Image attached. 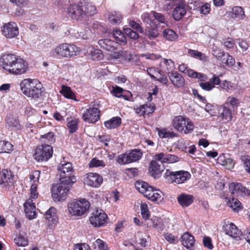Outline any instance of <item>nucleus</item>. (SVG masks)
Listing matches in <instances>:
<instances>
[{
	"instance_id": "a211bd4d",
	"label": "nucleus",
	"mask_w": 250,
	"mask_h": 250,
	"mask_svg": "<svg viewBox=\"0 0 250 250\" xmlns=\"http://www.w3.org/2000/svg\"><path fill=\"white\" fill-rule=\"evenodd\" d=\"M24 211L26 216L29 219L35 218L36 215V208L31 198L27 199L24 204Z\"/></svg>"
},
{
	"instance_id": "ea45409f",
	"label": "nucleus",
	"mask_w": 250,
	"mask_h": 250,
	"mask_svg": "<svg viewBox=\"0 0 250 250\" xmlns=\"http://www.w3.org/2000/svg\"><path fill=\"white\" fill-rule=\"evenodd\" d=\"M147 108H150L147 104H143L140 106V107L136 108V113L140 116H143L145 113L149 114L153 112V108L152 107L150 110H147Z\"/></svg>"
},
{
	"instance_id": "603ef678",
	"label": "nucleus",
	"mask_w": 250,
	"mask_h": 250,
	"mask_svg": "<svg viewBox=\"0 0 250 250\" xmlns=\"http://www.w3.org/2000/svg\"><path fill=\"white\" fill-rule=\"evenodd\" d=\"M90 167H104L105 166V163L102 160H99L96 158H93L89 163Z\"/></svg>"
},
{
	"instance_id": "49530a36",
	"label": "nucleus",
	"mask_w": 250,
	"mask_h": 250,
	"mask_svg": "<svg viewBox=\"0 0 250 250\" xmlns=\"http://www.w3.org/2000/svg\"><path fill=\"white\" fill-rule=\"evenodd\" d=\"M135 186L139 191L143 194H144L145 191L150 187L147 183L144 181L137 182Z\"/></svg>"
},
{
	"instance_id": "7c9ffc66",
	"label": "nucleus",
	"mask_w": 250,
	"mask_h": 250,
	"mask_svg": "<svg viewBox=\"0 0 250 250\" xmlns=\"http://www.w3.org/2000/svg\"><path fill=\"white\" fill-rule=\"evenodd\" d=\"M156 161L157 160L155 159L154 160L151 161L150 167V168L151 169V170H150L149 173L151 176L154 178H156L161 172V166Z\"/></svg>"
},
{
	"instance_id": "c756f323",
	"label": "nucleus",
	"mask_w": 250,
	"mask_h": 250,
	"mask_svg": "<svg viewBox=\"0 0 250 250\" xmlns=\"http://www.w3.org/2000/svg\"><path fill=\"white\" fill-rule=\"evenodd\" d=\"M164 38L167 41L173 42L177 40L178 35L172 29H166L163 31Z\"/></svg>"
},
{
	"instance_id": "f704fd0d",
	"label": "nucleus",
	"mask_w": 250,
	"mask_h": 250,
	"mask_svg": "<svg viewBox=\"0 0 250 250\" xmlns=\"http://www.w3.org/2000/svg\"><path fill=\"white\" fill-rule=\"evenodd\" d=\"M228 205L233 210L237 212L242 208L241 203L236 198H232L231 200L229 199L228 202Z\"/></svg>"
},
{
	"instance_id": "bf43d9fd",
	"label": "nucleus",
	"mask_w": 250,
	"mask_h": 250,
	"mask_svg": "<svg viewBox=\"0 0 250 250\" xmlns=\"http://www.w3.org/2000/svg\"><path fill=\"white\" fill-rule=\"evenodd\" d=\"M129 25L132 28L136 30L137 31L141 33H143V27L140 24L137 23L134 21H130L129 22Z\"/></svg>"
},
{
	"instance_id": "680f3d73",
	"label": "nucleus",
	"mask_w": 250,
	"mask_h": 250,
	"mask_svg": "<svg viewBox=\"0 0 250 250\" xmlns=\"http://www.w3.org/2000/svg\"><path fill=\"white\" fill-rule=\"evenodd\" d=\"M7 124L9 126L12 127H17L19 125L18 120L14 118H9L7 120Z\"/></svg>"
},
{
	"instance_id": "338daca9",
	"label": "nucleus",
	"mask_w": 250,
	"mask_h": 250,
	"mask_svg": "<svg viewBox=\"0 0 250 250\" xmlns=\"http://www.w3.org/2000/svg\"><path fill=\"white\" fill-rule=\"evenodd\" d=\"M121 57L125 61H129L131 59L132 55L127 51H122L121 52Z\"/></svg>"
},
{
	"instance_id": "6e6552de",
	"label": "nucleus",
	"mask_w": 250,
	"mask_h": 250,
	"mask_svg": "<svg viewBox=\"0 0 250 250\" xmlns=\"http://www.w3.org/2000/svg\"><path fill=\"white\" fill-rule=\"evenodd\" d=\"M14 175L10 170L2 169L0 174V186L7 190H11L14 188L16 182Z\"/></svg>"
},
{
	"instance_id": "09e8293b",
	"label": "nucleus",
	"mask_w": 250,
	"mask_h": 250,
	"mask_svg": "<svg viewBox=\"0 0 250 250\" xmlns=\"http://www.w3.org/2000/svg\"><path fill=\"white\" fill-rule=\"evenodd\" d=\"M239 104L238 100L234 97H229L228 98L225 104V106H227L230 108V106L233 108L234 106H237Z\"/></svg>"
},
{
	"instance_id": "a19ab883",
	"label": "nucleus",
	"mask_w": 250,
	"mask_h": 250,
	"mask_svg": "<svg viewBox=\"0 0 250 250\" xmlns=\"http://www.w3.org/2000/svg\"><path fill=\"white\" fill-rule=\"evenodd\" d=\"M146 34L149 39H151L156 38L158 36L159 33L157 28L153 27L152 25H151L146 27Z\"/></svg>"
},
{
	"instance_id": "c85d7f7f",
	"label": "nucleus",
	"mask_w": 250,
	"mask_h": 250,
	"mask_svg": "<svg viewBox=\"0 0 250 250\" xmlns=\"http://www.w3.org/2000/svg\"><path fill=\"white\" fill-rule=\"evenodd\" d=\"M113 36L118 43L125 44L127 41L124 34L119 29H115L113 31Z\"/></svg>"
},
{
	"instance_id": "473e14b6",
	"label": "nucleus",
	"mask_w": 250,
	"mask_h": 250,
	"mask_svg": "<svg viewBox=\"0 0 250 250\" xmlns=\"http://www.w3.org/2000/svg\"><path fill=\"white\" fill-rule=\"evenodd\" d=\"M245 16L244 11L240 6H235L232 9L231 17L232 18L243 19Z\"/></svg>"
},
{
	"instance_id": "393cba45",
	"label": "nucleus",
	"mask_w": 250,
	"mask_h": 250,
	"mask_svg": "<svg viewBox=\"0 0 250 250\" xmlns=\"http://www.w3.org/2000/svg\"><path fill=\"white\" fill-rule=\"evenodd\" d=\"M98 44L103 49L109 52H113L116 49V43L109 39H101L98 41Z\"/></svg>"
},
{
	"instance_id": "4c0bfd02",
	"label": "nucleus",
	"mask_w": 250,
	"mask_h": 250,
	"mask_svg": "<svg viewBox=\"0 0 250 250\" xmlns=\"http://www.w3.org/2000/svg\"><path fill=\"white\" fill-rule=\"evenodd\" d=\"M13 145L5 141H0V153H8L13 150Z\"/></svg>"
},
{
	"instance_id": "864d4df0",
	"label": "nucleus",
	"mask_w": 250,
	"mask_h": 250,
	"mask_svg": "<svg viewBox=\"0 0 250 250\" xmlns=\"http://www.w3.org/2000/svg\"><path fill=\"white\" fill-rule=\"evenodd\" d=\"M151 13L153 14L155 19L159 22L167 24L168 22L166 20L165 17L163 14L157 13L155 11H152Z\"/></svg>"
},
{
	"instance_id": "f03ea898",
	"label": "nucleus",
	"mask_w": 250,
	"mask_h": 250,
	"mask_svg": "<svg viewBox=\"0 0 250 250\" xmlns=\"http://www.w3.org/2000/svg\"><path fill=\"white\" fill-rule=\"evenodd\" d=\"M69 15L76 20H81L86 16H90L96 13V8L92 3L80 2L71 4L67 9Z\"/></svg>"
},
{
	"instance_id": "f3484780",
	"label": "nucleus",
	"mask_w": 250,
	"mask_h": 250,
	"mask_svg": "<svg viewBox=\"0 0 250 250\" xmlns=\"http://www.w3.org/2000/svg\"><path fill=\"white\" fill-rule=\"evenodd\" d=\"M58 170L60 174V180L62 178L75 177L74 176L69 175L73 170L72 164L70 163L60 164L58 167Z\"/></svg>"
},
{
	"instance_id": "052dcab7",
	"label": "nucleus",
	"mask_w": 250,
	"mask_h": 250,
	"mask_svg": "<svg viewBox=\"0 0 250 250\" xmlns=\"http://www.w3.org/2000/svg\"><path fill=\"white\" fill-rule=\"evenodd\" d=\"M199 11L201 14L207 15L210 11V4L208 3H205L200 7Z\"/></svg>"
},
{
	"instance_id": "aec40b11",
	"label": "nucleus",
	"mask_w": 250,
	"mask_h": 250,
	"mask_svg": "<svg viewBox=\"0 0 250 250\" xmlns=\"http://www.w3.org/2000/svg\"><path fill=\"white\" fill-rule=\"evenodd\" d=\"M225 231L226 234L233 239L236 240L240 239L242 232L233 224L230 223L227 225L225 227Z\"/></svg>"
},
{
	"instance_id": "de8ad7c7",
	"label": "nucleus",
	"mask_w": 250,
	"mask_h": 250,
	"mask_svg": "<svg viewBox=\"0 0 250 250\" xmlns=\"http://www.w3.org/2000/svg\"><path fill=\"white\" fill-rule=\"evenodd\" d=\"M42 141L44 143L51 144L54 142V135L51 132L42 135L41 137Z\"/></svg>"
},
{
	"instance_id": "c03bdc74",
	"label": "nucleus",
	"mask_w": 250,
	"mask_h": 250,
	"mask_svg": "<svg viewBox=\"0 0 250 250\" xmlns=\"http://www.w3.org/2000/svg\"><path fill=\"white\" fill-rule=\"evenodd\" d=\"M91 57L93 60H100L103 58V54L101 50L92 48L90 51Z\"/></svg>"
},
{
	"instance_id": "3c124183",
	"label": "nucleus",
	"mask_w": 250,
	"mask_h": 250,
	"mask_svg": "<svg viewBox=\"0 0 250 250\" xmlns=\"http://www.w3.org/2000/svg\"><path fill=\"white\" fill-rule=\"evenodd\" d=\"M125 34L130 38L136 40L139 38V35L138 33L132 30L131 28H126L124 29Z\"/></svg>"
},
{
	"instance_id": "423d86ee",
	"label": "nucleus",
	"mask_w": 250,
	"mask_h": 250,
	"mask_svg": "<svg viewBox=\"0 0 250 250\" xmlns=\"http://www.w3.org/2000/svg\"><path fill=\"white\" fill-rule=\"evenodd\" d=\"M78 51V48L75 45L64 43L56 46L51 53L56 57H71L76 55Z\"/></svg>"
},
{
	"instance_id": "2f4dec72",
	"label": "nucleus",
	"mask_w": 250,
	"mask_h": 250,
	"mask_svg": "<svg viewBox=\"0 0 250 250\" xmlns=\"http://www.w3.org/2000/svg\"><path fill=\"white\" fill-rule=\"evenodd\" d=\"M121 123V119L120 117H115L109 121L104 122L105 126L108 129L115 128L118 127Z\"/></svg>"
},
{
	"instance_id": "412c9836",
	"label": "nucleus",
	"mask_w": 250,
	"mask_h": 250,
	"mask_svg": "<svg viewBox=\"0 0 250 250\" xmlns=\"http://www.w3.org/2000/svg\"><path fill=\"white\" fill-rule=\"evenodd\" d=\"M229 190L232 194L244 193L250 196V190L242 186L240 183H232L229 186Z\"/></svg>"
},
{
	"instance_id": "69168bd1",
	"label": "nucleus",
	"mask_w": 250,
	"mask_h": 250,
	"mask_svg": "<svg viewBox=\"0 0 250 250\" xmlns=\"http://www.w3.org/2000/svg\"><path fill=\"white\" fill-rule=\"evenodd\" d=\"M220 86L222 89H225L227 91H229L232 88L230 83L227 81H224L221 83Z\"/></svg>"
},
{
	"instance_id": "0eeeda50",
	"label": "nucleus",
	"mask_w": 250,
	"mask_h": 250,
	"mask_svg": "<svg viewBox=\"0 0 250 250\" xmlns=\"http://www.w3.org/2000/svg\"><path fill=\"white\" fill-rule=\"evenodd\" d=\"M172 125L178 131L186 134L191 132L194 129V125L190 120L182 116L175 117L173 120Z\"/></svg>"
},
{
	"instance_id": "a18cd8bd",
	"label": "nucleus",
	"mask_w": 250,
	"mask_h": 250,
	"mask_svg": "<svg viewBox=\"0 0 250 250\" xmlns=\"http://www.w3.org/2000/svg\"><path fill=\"white\" fill-rule=\"evenodd\" d=\"M162 195L163 194L161 191L159 189H155L150 200L153 202L159 203L163 199Z\"/></svg>"
},
{
	"instance_id": "b1692460",
	"label": "nucleus",
	"mask_w": 250,
	"mask_h": 250,
	"mask_svg": "<svg viewBox=\"0 0 250 250\" xmlns=\"http://www.w3.org/2000/svg\"><path fill=\"white\" fill-rule=\"evenodd\" d=\"M186 5L180 3L177 5L172 12V17L176 21L181 19L187 12Z\"/></svg>"
},
{
	"instance_id": "9d476101",
	"label": "nucleus",
	"mask_w": 250,
	"mask_h": 250,
	"mask_svg": "<svg viewBox=\"0 0 250 250\" xmlns=\"http://www.w3.org/2000/svg\"><path fill=\"white\" fill-rule=\"evenodd\" d=\"M53 148L49 145H42L38 146L34 154V158L38 161L48 160L52 155Z\"/></svg>"
},
{
	"instance_id": "c9c22d12",
	"label": "nucleus",
	"mask_w": 250,
	"mask_h": 250,
	"mask_svg": "<svg viewBox=\"0 0 250 250\" xmlns=\"http://www.w3.org/2000/svg\"><path fill=\"white\" fill-rule=\"evenodd\" d=\"M108 19L112 24H119L122 22V16L120 13L114 12L109 14Z\"/></svg>"
},
{
	"instance_id": "13d9d810",
	"label": "nucleus",
	"mask_w": 250,
	"mask_h": 250,
	"mask_svg": "<svg viewBox=\"0 0 250 250\" xmlns=\"http://www.w3.org/2000/svg\"><path fill=\"white\" fill-rule=\"evenodd\" d=\"M78 122L76 120H72L67 123V127L70 133L75 132L77 129Z\"/></svg>"
},
{
	"instance_id": "dca6fc26",
	"label": "nucleus",
	"mask_w": 250,
	"mask_h": 250,
	"mask_svg": "<svg viewBox=\"0 0 250 250\" xmlns=\"http://www.w3.org/2000/svg\"><path fill=\"white\" fill-rule=\"evenodd\" d=\"M45 218L47 220V225L53 229L58 223L56 210L54 207H51L45 212Z\"/></svg>"
},
{
	"instance_id": "20e7f679",
	"label": "nucleus",
	"mask_w": 250,
	"mask_h": 250,
	"mask_svg": "<svg viewBox=\"0 0 250 250\" xmlns=\"http://www.w3.org/2000/svg\"><path fill=\"white\" fill-rule=\"evenodd\" d=\"M61 182L53 186L52 196L56 200L61 201L64 200L69 190L70 186L76 182L75 177L62 178Z\"/></svg>"
},
{
	"instance_id": "f8f14e48",
	"label": "nucleus",
	"mask_w": 250,
	"mask_h": 250,
	"mask_svg": "<svg viewBox=\"0 0 250 250\" xmlns=\"http://www.w3.org/2000/svg\"><path fill=\"white\" fill-rule=\"evenodd\" d=\"M165 174L167 176L171 177L172 182H175L178 184L183 183L190 177V173L185 171L173 172L167 169Z\"/></svg>"
},
{
	"instance_id": "9b49d317",
	"label": "nucleus",
	"mask_w": 250,
	"mask_h": 250,
	"mask_svg": "<svg viewBox=\"0 0 250 250\" xmlns=\"http://www.w3.org/2000/svg\"><path fill=\"white\" fill-rule=\"evenodd\" d=\"M83 119L89 123H95L100 119V110L98 107L89 106L83 113Z\"/></svg>"
},
{
	"instance_id": "6e6d98bb",
	"label": "nucleus",
	"mask_w": 250,
	"mask_h": 250,
	"mask_svg": "<svg viewBox=\"0 0 250 250\" xmlns=\"http://www.w3.org/2000/svg\"><path fill=\"white\" fill-rule=\"evenodd\" d=\"M141 19L144 23L149 26L152 25L153 20L151 19L150 16L148 13H144L142 15Z\"/></svg>"
},
{
	"instance_id": "4d7b16f0",
	"label": "nucleus",
	"mask_w": 250,
	"mask_h": 250,
	"mask_svg": "<svg viewBox=\"0 0 250 250\" xmlns=\"http://www.w3.org/2000/svg\"><path fill=\"white\" fill-rule=\"evenodd\" d=\"M212 54L214 56L216 59H217L218 61H220L221 59L225 56L226 54L224 51H222L221 49L217 50L215 49H213L212 50Z\"/></svg>"
},
{
	"instance_id": "5fc2aeb1",
	"label": "nucleus",
	"mask_w": 250,
	"mask_h": 250,
	"mask_svg": "<svg viewBox=\"0 0 250 250\" xmlns=\"http://www.w3.org/2000/svg\"><path fill=\"white\" fill-rule=\"evenodd\" d=\"M167 154V153L161 152L160 153L155 154L153 156V158L155 160L160 161L162 163H166Z\"/></svg>"
},
{
	"instance_id": "58836bf2",
	"label": "nucleus",
	"mask_w": 250,
	"mask_h": 250,
	"mask_svg": "<svg viewBox=\"0 0 250 250\" xmlns=\"http://www.w3.org/2000/svg\"><path fill=\"white\" fill-rule=\"evenodd\" d=\"M163 61L161 62V63L162 62L165 65L166 69L167 71V75L168 74L174 72V69L175 68V64L174 62L171 60L163 59Z\"/></svg>"
},
{
	"instance_id": "1a4fd4ad",
	"label": "nucleus",
	"mask_w": 250,
	"mask_h": 250,
	"mask_svg": "<svg viewBox=\"0 0 250 250\" xmlns=\"http://www.w3.org/2000/svg\"><path fill=\"white\" fill-rule=\"evenodd\" d=\"M143 153L139 149H133L128 153L118 156L117 162L121 165L129 164L139 160Z\"/></svg>"
},
{
	"instance_id": "8fccbe9b",
	"label": "nucleus",
	"mask_w": 250,
	"mask_h": 250,
	"mask_svg": "<svg viewBox=\"0 0 250 250\" xmlns=\"http://www.w3.org/2000/svg\"><path fill=\"white\" fill-rule=\"evenodd\" d=\"M141 212L142 217L145 220L148 218L150 216L149 211L148 209L147 205L144 203L142 204L141 206Z\"/></svg>"
},
{
	"instance_id": "37998d69",
	"label": "nucleus",
	"mask_w": 250,
	"mask_h": 250,
	"mask_svg": "<svg viewBox=\"0 0 250 250\" xmlns=\"http://www.w3.org/2000/svg\"><path fill=\"white\" fill-rule=\"evenodd\" d=\"M240 159L243 164L245 170L250 174V156L243 155L241 156Z\"/></svg>"
},
{
	"instance_id": "e2e57ef3",
	"label": "nucleus",
	"mask_w": 250,
	"mask_h": 250,
	"mask_svg": "<svg viewBox=\"0 0 250 250\" xmlns=\"http://www.w3.org/2000/svg\"><path fill=\"white\" fill-rule=\"evenodd\" d=\"M199 85L203 90L206 91H210L214 87V86L209 82H201Z\"/></svg>"
},
{
	"instance_id": "bb28decb",
	"label": "nucleus",
	"mask_w": 250,
	"mask_h": 250,
	"mask_svg": "<svg viewBox=\"0 0 250 250\" xmlns=\"http://www.w3.org/2000/svg\"><path fill=\"white\" fill-rule=\"evenodd\" d=\"M220 111H221V112L219 113L220 114V117L222 118L224 123H227L231 120L232 115L231 108H229L227 106L224 105L222 109H220Z\"/></svg>"
},
{
	"instance_id": "f257e3e1",
	"label": "nucleus",
	"mask_w": 250,
	"mask_h": 250,
	"mask_svg": "<svg viewBox=\"0 0 250 250\" xmlns=\"http://www.w3.org/2000/svg\"><path fill=\"white\" fill-rule=\"evenodd\" d=\"M0 66L14 75L24 74L28 69V63L24 60L11 54H4L0 58Z\"/></svg>"
},
{
	"instance_id": "72a5a7b5",
	"label": "nucleus",
	"mask_w": 250,
	"mask_h": 250,
	"mask_svg": "<svg viewBox=\"0 0 250 250\" xmlns=\"http://www.w3.org/2000/svg\"><path fill=\"white\" fill-rule=\"evenodd\" d=\"M15 244L19 247H25L28 245L27 238L21 234L17 236L14 239Z\"/></svg>"
},
{
	"instance_id": "2eb2a0df",
	"label": "nucleus",
	"mask_w": 250,
	"mask_h": 250,
	"mask_svg": "<svg viewBox=\"0 0 250 250\" xmlns=\"http://www.w3.org/2000/svg\"><path fill=\"white\" fill-rule=\"evenodd\" d=\"M85 183L91 187H99L103 183V178L99 174L96 173H89L84 178Z\"/></svg>"
},
{
	"instance_id": "39448f33",
	"label": "nucleus",
	"mask_w": 250,
	"mask_h": 250,
	"mask_svg": "<svg viewBox=\"0 0 250 250\" xmlns=\"http://www.w3.org/2000/svg\"><path fill=\"white\" fill-rule=\"evenodd\" d=\"M90 207L89 202L85 199L69 203L67 206L69 213L72 216H79L86 212Z\"/></svg>"
},
{
	"instance_id": "774afa93",
	"label": "nucleus",
	"mask_w": 250,
	"mask_h": 250,
	"mask_svg": "<svg viewBox=\"0 0 250 250\" xmlns=\"http://www.w3.org/2000/svg\"><path fill=\"white\" fill-rule=\"evenodd\" d=\"M74 250H91L89 246L85 244H77Z\"/></svg>"
},
{
	"instance_id": "0e129e2a",
	"label": "nucleus",
	"mask_w": 250,
	"mask_h": 250,
	"mask_svg": "<svg viewBox=\"0 0 250 250\" xmlns=\"http://www.w3.org/2000/svg\"><path fill=\"white\" fill-rule=\"evenodd\" d=\"M123 89L119 87V86H116L115 87H113V90L111 91L112 94L113 95L117 97H121L123 96L122 93L123 91Z\"/></svg>"
},
{
	"instance_id": "ddd939ff",
	"label": "nucleus",
	"mask_w": 250,
	"mask_h": 250,
	"mask_svg": "<svg viewBox=\"0 0 250 250\" xmlns=\"http://www.w3.org/2000/svg\"><path fill=\"white\" fill-rule=\"evenodd\" d=\"M107 218V215L103 210L97 209L91 214L89 221L93 226L100 227L105 224Z\"/></svg>"
},
{
	"instance_id": "4be33fe9",
	"label": "nucleus",
	"mask_w": 250,
	"mask_h": 250,
	"mask_svg": "<svg viewBox=\"0 0 250 250\" xmlns=\"http://www.w3.org/2000/svg\"><path fill=\"white\" fill-rule=\"evenodd\" d=\"M182 245L187 249L189 250H193V247L194 246V237L190 233L187 232L183 234L181 237Z\"/></svg>"
},
{
	"instance_id": "a878e982",
	"label": "nucleus",
	"mask_w": 250,
	"mask_h": 250,
	"mask_svg": "<svg viewBox=\"0 0 250 250\" xmlns=\"http://www.w3.org/2000/svg\"><path fill=\"white\" fill-rule=\"evenodd\" d=\"M217 163L222 165L227 169H229L233 167L234 163L231 158L227 157L224 154L220 155L217 159Z\"/></svg>"
},
{
	"instance_id": "4468645a",
	"label": "nucleus",
	"mask_w": 250,
	"mask_h": 250,
	"mask_svg": "<svg viewBox=\"0 0 250 250\" xmlns=\"http://www.w3.org/2000/svg\"><path fill=\"white\" fill-rule=\"evenodd\" d=\"M2 34L7 38H13L19 34L18 28L15 22L5 24L2 28Z\"/></svg>"
},
{
	"instance_id": "79ce46f5",
	"label": "nucleus",
	"mask_w": 250,
	"mask_h": 250,
	"mask_svg": "<svg viewBox=\"0 0 250 250\" xmlns=\"http://www.w3.org/2000/svg\"><path fill=\"white\" fill-rule=\"evenodd\" d=\"M223 63L225 64L229 67L232 66L235 64V60L229 53H226L224 57L221 60Z\"/></svg>"
},
{
	"instance_id": "e433bc0d",
	"label": "nucleus",
	"mask_w": 250,
	"mask_h": 250,
	"mask_svg": "<svg viewBox=\"0 0 250 250\" xmlns=\"http://www.w3.org/2000/svg\"><path fill=\"white\" fill-rule=\"evenodd\" d=\"M188 53L191 57L199 59L201 61H206L207 60V57L201 52L195 50L188 49Z\"/></svg>"
},
{
	"instance_id": "7ed1b4c3",
	"label": "nucleus",
	"mask_w": 250,
	"mask_h": 250,
	"mask_svg": "<svg viewBox=\"0 0 250 250\" xmlns=\"http://www.w3.org/2000/svg\"><path fill=\"white\" fill-rule=\"evenodd\" d=\"M22 93L28 97L38 100L42 93V85L36 79H25L20 83Z\"/></svg>"
},
{
	"instance_id": "6ab92c4d",
	"label": "nucleus",
	"mask_w": 250,
	"mask_h": 250,
	"mask_svg": "<svg viewBox=\"0 0 250 250\" xmlns=\"http://www.w3.org/2000/svg\"><path fill=\"white\" fill-rule=\"evenodd\" d=\"M168 77L173 85L177 88L184 86L185 84V79L183 77L177 72L168 74Z\"/></svg>"
},
{
	"instance_id": "cd10ccee",
	"label": "nucleus",
	"mask_w": 250,
	"mask_h": 250,
	"mask_svg": "<svg viewBox=\"0 0 250 250\" xmlns=\"http://www.w3.org/2000/svg\"><path fill=\"white\" fill-rule=\"evenodd\" d=\"M60 93L67 99L73 100L76 101H78L76 98L75 94L72 91L71 88L69 86L64 85H62Z\"/></svg>"
},
{
	"instance_id": "5701e85b",
	"label": "nucleus",
	"mask_w": 250,
	"mask_h": 250,
	"mask_svg": "<svg viewBox=\"0 0 250 250\" xmlns=\"http://www.w3.org/2000/svg\"><path fill=\"white\" fill-rule=\"evenodd\" d=\"M193 196L184 193L179 194L177 197L178 202L183 208L190 206L193 203Z\"/></svg>"
}]
</instances>
